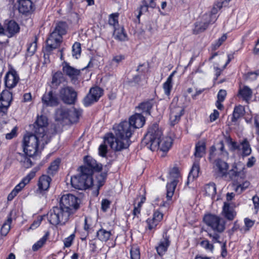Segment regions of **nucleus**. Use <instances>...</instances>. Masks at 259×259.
Listing matches in <instances>:
<instances>
[{
	"instance_id": "nucleus-1",
	"label": "nucleus",
	"mask_w": 259,
	"mask_h": 259,
	"mask_svg": "<svg viewBox=\"0 0 259 259\" xmlns=\"http://www.w3.org/2000/svg\"><path fill=\"white\" fill-rule=\"evenodd\" d=\"M132 135V131H116L115 135L112 133H107L103 138L104 143L99 147V155L106 157L107 153L106 144L115 152L127 148L131 144L130 138Z\"/></svg>"
},
{
	"instance_id": "nucleus-2",
	"label": "nucleus",
	"mask_w": 259,
	"mask_h": 259,
	"mask_svg": "<svg viewBox=\"0 0 259 259\" xmlns=\"http://www.w3.org/2000/svg\"><path fill=\"white\" fill-rule=\"evenodd\" d=\"M49 131H34L33 134L27 133L23 138V152L31 157L41 151L51 140L52 135Z\"/></svg>"
},
{
	"instance_id": "nucleus-3",
	"label": "nucleus",
	"mask_w": 259,
	"mask_h": 259,
	"mask_svg": "<svg viewBox=\"0 0 259 259\" xmlns=\"http://www.w3.org/2000/svg\"><path fill=\"white\" fill-rule=\"evenodd\" d=\"M172 141L170 134L168 136L163 137L162 131H148L142 142L152 151L160 149L162 151L167 152L171 147Z\"/></svg>"
},
{
	"instance_id": "nucleus-4",
	"label": "nucleus",
	"mask_w": 259,
	"mask_h": 259,
	"mask_svg": "<svg viewBox=\"0 0 259 259\" xmlns=\"http://www.w3.org/2000/svg\"><path fill=\"white\" fill-rule=\"evenodd\" d=\"M205 224L213 231V232H208V235L213 243L219 242L220 235L219 233L223 232L225 229L226 222L224 219L216 215L208 214L203 218Z\"/></svg>"
},
{
	"instance_id": "nucleus-5",
	"label": "nucleus",
	"mask_w": 259,
	"mask_h": 259,
	"mask_svg": "<svg viewBox=\"0 0 259 259\" xmlns=\"http://www.w3.org/2000/svg\"><path fill=\"white\" fill-rule=\"evenodd\" d=\"M71 214L61 206H55L49 211L47 218L49 223L53 225L63 226L68 221Z\"/></svg>"
},
{
	"instance_id": "nucleus-6",
	"label": "nucleus",
	"mask_w": 259,
	"mask_h": 259,
	"mask_svg": "<svg viewBox=\"0 0 259 259\" xmlns=\"http://www.w3.org/2000/svg\"><path fill=\"white\" fill-rule=\"evenodd\" d=\"M145 123V118L140 113H136L132 116L129 121H123L118 124L113 125L112 130H130L131 128H140L143 127Z\"/></svg>"
},
{
	"instance_id": "nucleus-7",
	"label": "nucleus",
	"mask_w": 259,
	"mask_h": 259,
	"mask_svg": "<svg viewBox=\"0 0 259 259\" xmlns=\"http://www.w3.org/2000/svg\"><path fill=\"white\" fill-rule=\"evenodd\" d=\"M78 175L71 177L70 182L72 187L76 189L85 190L93 185V178L85 172H82L78 168Z\"/></svg>"
},
{
	"instance_id": "nucleus-8",
	"label": "nucleus",
	"mask_w": 259,
	"mask_h": 259,
	"mask_svg": "<svg viewBox=\"0 0 259 259\" xmlns=\"http://www.w3.org/2000/svg\"><path fill=\"white\" fill-rule=\"evenodd\" d=\"M80 200L71 194L63 195L60 200V206L72 214L79 208Z\"/></svg>"
},
{
	"instance_id": "nucleus-9",
	"label": "nucleus",
	"mask_w": 259,
	"mask_h": 259,
	"mask_svg": "<svg viewBox=\"0 0 259 259\" xmlns=\"http://www.w3.org/2000/svg\"><path fill=\"white\" fill-rule=\"evenodd\" d=\"M180 177V172L178 167H174L170 169L168 177L169 182L167 183L166 185V197L168 200L172 197Z\"/></svg>"
},
{
	"instance_id": "nucleus-10",
	"label": "nucleus",
	"mask_w": 259,
	"mask_h": 259,
	"mask_svg": "<svg viewBox=\"0 0 259 259\" xmlns=\"http://www.w3.org/2000/svg\"><path fill=\"white\" fill-rule=\"evenodd\" d=\"M84 165L79 167L82 172H85L90 177L92 178L94 171H99L102 169V165L97 163V161L92 157L87 156L84 158Z\"/></svg>"
},
{
	"instance_id": "nucleus-11",
	"label": "nucleus",
	"mask_w": 259,
	"mask_h": 259,
	"mask_svg": "<svg viewBox=\"0 0 259 259\" xmlns=\"http://www.w3.org/2000/svg\"><path fill=\"white\" fill-rule=\"evenodd\" d=\"M62 36L56 32H52L50 33L49 37L46 40L47 45L45 49V53L44 54L45 58L46 56H48L53 50L57 49L60 46L62 42Z\"/></svg>"
},
{
	"instance_id": "nucleus-12",
	"label": "nucleus",
	"mask_w": 259,
	"mask_h": 259,
	"mask_svg": "<svg viewBox=\"0 0 259 259\" xmlns=\"http://www.w3.org/2000/svg\"><path fill=\"white\" fill-rule=\"evenodd\" d=\"M59 96L64 103L74 104L77 99V92L72 87L67 86L60 90Z\"/></svg>"
},
{
	"instance_id": "nucleus-13",
	"label": "nucleus",
	"mask_w": 259,
	"mask_h": 259,
	"mask_svg": "<svg viewBox=\"0 0 259 259\" xmlns=\"http://www.w3.org/2000/svg\"><path fill=\"white\" fill-rule=\"evenodd\" d=\"M36 171L34 169L31 170L18 185L15 186L14 189L8 196L7 199L8 201H12L14 197L17 196L18 193L29 183L31 180L35 177Z\"/></svg>"
},
{
	"instance_id": "nucleus-14",
	"label": "nucleus",
	"mask_w": 259,
	"mask_h": 259,
	"mask_svg": "<svg viewBox=\"0 0 259 259\" xmlns=\"http://www.w3.org/2000/svg\"><path fill=\"white\" fill-rule=\"evenodd\" d=\"M103 94V90L101 88L98 87L92 88L83 99L84 105L87 107L97 102Z\"/></svg>"
},
{
	"instance_id": "nucleus-15",
	"label": "nucleus",
	"mask_w": 259,
	"mask_h": 259,
	"mask_svg": "<svg viewBox=\"0 0 259 259\" xmlns=\"http://www.w3.org/2000/svg\"><path fill=\"white\" fill-rule=\"evenodd\" d=\"M229 164L220 158L217 159L213 162V169L218 177L226 176L228 170Z\"/></svg>"
},
{
	"instance_id": "nucleus-16",
	"label": "nucleus",
	"mask_w": 259,
	"mask_h": 259,
	"mask_svg": "<svg viewBox=\"0 0 259 259\" xmlns=\"http://www.w3.org/2000/svg\"><path fill=\"white\" fill-rule=\"evenodd\" d=\"M62 70L63 72L70 77L72 82L75 83L77 76L80 74V70L70 66L67 62H64Z\"/></svg>"
},
{
	"instance_id": "nucleus-17",
	"label": "nucleus",
	"mask_w": 259,
	"mask_h": 259,
	"mask_svg": "<svg viewBox=\"0 0 259 259\" xmlns=\"http://www.w3.org/2000/svg\"><path fill=\"white\" fill-rule=\"evenodd\" d=\"M19 80V77L14 70L8 72L5 77L6 87L7 88L11 89L16 86Z\"/></svg>"
},
{
	"instance_id": "nucleus-18",
	"label": "nucleus",
	"mask_w": 259,
	"mask_h": 259,
	"mask_svg": "<svg viewBox=\"0 0 259 259\" xmlns=\"http://www.w3.org/2000/svg\"><path fill=\"white\" fill-rule=\"evenodd\" d=\"M170 119L171 123L175 124L180 119L181 116L184 114V109L182 107L176 106L172 103L170 105Z\"/></svg>"
},
{
	"instance_id": "nucleus-19",
	"label": "nucleus",
	"mask_w": 259,
	"mask_h": 259,
	"mask_svg": "<svg viewBox=\"0 0 259 259\" xmlns=\"http://www.w3.org/2000/svg\"><path fill=\"white\" fill-rule=\"evenodd\" d=\"M41 100L44 104L49 106H56L59 104L58 98L52 91L45 94Z\"/></svg>"
},
{
	"instance_id": "nucleus-20",
	"label": "nucleus",
	"mask_w": 259,
	"mask_h": 259,
	"mask_svg": "<svg viewBox=\"0 0 259 259\" xmlns=\"http://www.w3.org/2000/svg\"><path fill=\"white\" fill-rule=\"evenodd\" d=\"M169 238L166 233H164L163 238L160 240L158 246L156 247L157 252L159 255L162 256L167 251V248L170 245Z\"/></svg>"
},
{
	"instance_id": "nucleus-21",
	"label": "nucleus",
	"mask_w": 259,
	"mask_h": 259,
	"mask_svg": "<svg viewBox=\"0 0 259 259\" xmlns=\"http://www.w3.org/2000/svg\"><path fill=\"white\" fill-rule=\"evenodd\" d=\"M6 32L8 33L9 37H12L19 31L20 27L18 24L14 20H6Z\"/></svg>"
},
{
	"instance_id": "nucleus-22",
	"label": "nucleus",
	"mask_w": 259,
	"mask_h": 259,
	"mask_svg": "<svg viewBox=\"0 0 259 259\" xmlns=\"http://www.w3.org/2000/svg\"><path fill=\"white\" fill-rule=\"evenodd\" d=\"M52 179L47 175H42L39 177L37 183L38 190L40 193L48 191L50 188Z\"/></svg>"
},
{
	"instance_id": "nucleus-23",
	"label": "nucleus",
	"mask_w": 259,
	"mask_h": 259,
	"mask_svg": "<svg viewBox=\"0 0 259 259\" xmlns=\"http://www.w3.org/2000/svg\"><path fill=\"white\" fill-rule=\"evenodd\" d=\"M243 169V167L242 169H239L237 166L234 164L232 166V168L230 170L229 172L227 171V174H228L230 178L232 180L238 181L239 179H244L245 177V174Z\"/></svg>"
},
{
	"instance_id": "nucleus-24",
	"label": "nucleus",
	"mask_w": 259,
	"mask_h": 259,
	"mask_svg": "<svg viewBox=\"0 0 259 259\" xmlns=\"http://www.w3.org/2000/svg\"><path fill=\"white\" fill-rule=\"evenodd\" d=\"M82 110L80 109H77L71 107L69 110L68 120L71 123L77 122L82 114Z\"/></svg>"
},
{
	"instance_id": "nucleus-25",
	"label": "nucleus",
	"mask_w": 259,
	"mask_h": 259,
	"mask_svg": "<svg viewBox=\"0 0 259 259\" xmlns=\"http://www.w3.org/2000/svg\"><path fill=\"white\" fill-rule=\"evenodd\" d=\"M49 125L48 118L45 115L37 116V119L32 124L34 130L47 128Z\"/></svg>"
},
{
	"instance_id": "nucleus-26",
	"label": "nucleus",
	"mask_w": 259,
	"mask_h": 259,
	"mask_svg": "<svg viewBox=\"0 0 259 259\" xmlns=\"http://www.w3.org/2000/svg\"><path fill=\"white\" fill-rule=\"evenodd\" d=\"M18 3V10L22 14H27L32 9V3L30 0H19Z\"/></svg>"
},
{
	"instance_id": "nucleus-27",
	"label": "nucleus",
	"mask_w": 259,
	"mask_h": 259,
	"mask_svg": "<svg viewBox=\"0 0 259 259\" xmlns=\"http://www.w3.org/2000/svg\"><path fill=\"white\" fill-rule=\"evenodd\" d=\"M223 214V215L229 221L233 220L236 215L234 208L230 206V204L226 202H225L224 203Z\"/></svg>"
},
{
	"instance_id": "nucleus-28",
	"label": "nucleus",
	"mask_w": 259,
	"mask_h": 259,
	"mask_svg": "<svg viewBox=\"0 0 259 259\" xmlns=\"http://www.w3.org/2000/svg\"><path fill=\"white\" fill-rule=\"evenodd\" d=\"M252 92L250 88L247 86H243L240 88L238 92V96L241 97L242 99L246 102L250 100L252 97Z\"/></svg>"
},
{
	"instance_id": "nucleus-29",
	"label": "nucleus",
	"mask_w": 259,
	"mask_h": 259,
	"mask_svg": "<svg viewBox=\"0 0 259 259\" xmlns=\"http://www.w3.org/2000/svg\"><path fill=\"white\" fill-rule=\"evenodd\" d=\"M113 36L115 39L119 41H124L128 39L127 34L123 27H115Z\"/></svg>"
},
{
	"instance_id": "nucleus-30",
	"label": "nucleus",
	"mask_w": 259,
	"mask_h": 259,
	"mask_svg": "<svg viewBox=\"0 0 259 259\" xmlns=\"http://www.w3.org/2000/svg\"><path fill=\"white\" fill-rule=\"evenodd\" d=\"M69 109L64 107H60L56 110L55 119L60 121L65 119H68Z\"/></svg>"
},
{
	"instance_id": "nucleus-31",
	"label": "nucleus",
	"mask_w": 259,
	"mask_h": 259,
	"mask_svg": "<svg viewBox=\"0 0 259 259\" xmlns=\"http://www.w3.org/2000/svg\"><path fill=\"white\" fill-rule=\"evenodd\" d=\"M199 170V162L195 161L193 164L192 167L188 177L187 183L190 181H193L195 178L198 177Z\"/></svg>"
},
{
	"instance_id": "nucleus-32",
	"label": "nucleus",
	"mask_w": 259,
	"mask_h": 259,
	"mask_svg": "<svg viewBox=\"0 0 259 259\" xmlns=\"http://www.w3.org/2000/svg\"><path fill=\"white\" fill-rule=\"evenodd\" d=\"M153 104V99H150L141 103L138 106V108L142 110L143 112L145 113L146 114L150 115V110L152 109Z\"/></svg>"
},
{
	"instance_id": "nucleus-33",
	"label": "nucleus",
	"mask_w": 259,
	"mask_h": 259,
	"mask_svg": "<svg viewBox=\"0 0 259 259\" xmlns=\"http://www.w3.org/2000/svg\"><path fill=\"white\" fill-rule=\"evenodd\" d=\"M245 113V110L243 106L239 105L236 106L233 111L231 120L232 122H236L240 118L242 117Z\"/></svg>"
},
{
	"instance_id": "nucleus-34",
	"label": "nucleus",
	"mask_w": 259,
	"mask_h": 259,
	"mask_svg": "<svg viewBox=\"0 0 259 259\" xmlns=\"http://www.w3.org/2000/svg\"><path fill=\"white\" fill-rule=\"evenodd\" d=\"M176 71H173L170 75L167 78L166 81L163 83V89L164 91V93L165 95H166L167 96H168L171 92L172 87V78L175 74Z\"/></svg>"
},
{
	"instance_id": "nucleus-35",
	"label": "nucleus",
	"mask_w": 259,
	"mask_h": 259,
	"mask_svg": "<svg viewBox=\"0 0 259 259\" xmlns=\"http://www.w3.org/2000/svg\"><path fill=\"white\" fill-rule=\"evenodd\" d=\"M205 143L202 141H199L195 145V152L194 155L196 157L200 158L203 156L205 151Z\"/></svg>"
},
{
	"instance_id": "nucleus-36",
	"label": "nucleus",
	"mask_w": 259,
	"mask_h": 259,
	"mask_svg": "<svg viewBox=\"0 0 259 259\" xmlns=\"http://www.w3.org/2000/svg\"><path fill=\"white\" fill-rule=\"evenodd\" d=\"M204 189L206 195L210 197L212 199L214 198L216 194V186L215 184L212 183L206 185Z\"/></svg>"
},
{
	"instance_id": "nucleus-37",
	"label": "nucleus",
	"mask_w": 259,
	"mask_h": 259,
	"mask_svg": "<svg viewBox=\"0 0 259 259\" xmlns=\"http://www.w3.org/2000/svg\"><path fill=\"white\" fill-rule=\"evenodd\" d=\"M65 80L63 73L61 71H58L53 75L52 83L53 85L58 87Z\"/></svg>"
},
{
	"instance_id": "nucleus-38",
	"label": "nucleus",
	"mask_w": 259,
	"mask_h": 259,
	"mask_svg": "<svg viewBox=\"0 0 259 259\" xmlns=\"http://www.w3.org/2000/svg\"><path fill=\"white\" fill-rule=\"evenodd\" d=\"M67 29V24L65 22L60 21L58 22L53 32H56L61 36L66 34Z\"/></svg>"
},
{
	"instance_id": "nucleus-39",
	"label": "nucleus",
	"mask_w": 259,
	"mask_h": 259,
	"mask_svg": "<svg viewBox=\"0 0 259 259\" xmlns=\"http://www.w3.org/2000/svg\"><path fill=\"white\" fill-rule=\"evenodd\" d=\"M111 235L110 231H107L103 229H100L97 232V237L100 240L103 242H106L108 240Z\"/></svg>"
},
{
	"instance_id": "nucleus-40",
	"label": "nucleus",
	"mask_w": 259,
	"mask_h": 259,
	"mask_svg": "<svg viewBox=\"0 0 259 259\" xmlns=\"http://www.w3.org/2000/svg\"><path fill=\"white\" fill-rule=\"evenodd\" d=\"M210 22H197L195 24V28L193 30L195 34H198L204 31L207 28Z\"/></svg>"
},
{
	"instance_id": "nucleus-41",
	"label": "nucleus",
	"mask_w": 259,
	"mask_h": 259,
	"mask_svg": "<svg viewBox=\"0 0 259 259\" xmlns=\"http://www.w3.org/2000/svg\"><path fill=\"white\" fill-rule=\"evenodd\" d=\"M0 99L5 102L6 106H10L12 100V94L8 90H4L1 93Z\"/></svg>"
},
{
	"instance_id": "nucleus-42",
	"label": "nucleus",
	"mask_w": 259,
	"mask_h": 259,
	"mask_svg": "<svg viewBox=\"0 0 259 259\" xmlns=\"http://www.w3.org/2000/svg\"><path fill=\"white\" fill-rule=\"evenodd\" d=\"M241 149L242 151V155L247 156L250 154L251 149L248 142L246 139H244L241 143Z\"/></svg>"
},
{
	"instance_id": "nucleus-43",
	"label": "nucleus",
	"mask_w": 259,
	"mask_h": 259,
	"mask_svg": "<svg viewBox=\"0 0 259 259\" xmlns=\"http://www.w3.org/2000/svg\"><path fill=\"white\" fill-rule=\"evenodd\" d=\"M12 223V218L11 215L9 216L7 221L3 225L1 229V233L3 236H6L10 230V225Z\"/></svg>"
},
{
	"instance_id": "nucleus-44",
	"label": "nucleus",
	"mask_w": 259,
	"mask_h": 259,
	"mask_svg": "<svg viewBox=\"0 0 259 259\" xmlns=\"http://www.w3.org/2000/svg\"><path fill=\"white\" fill-rule=\"evenodd\" d=\"M60 163L59 160H56L51 163L50 166L48 169V174L53 176L54 174L58 170Z\"/></svg>"
},
{
	"instance_id": "nucleus-45",
	"label": "nucleus",
	"mask_w": 259,
	"mask_h": 259,
	"mask_svg": "<svg viewBox=\"0 0 259 259\" xmlns=\"http://www.w3.org/2000/svg\"><path fill=\"white\" fill-rule=\"evenodd\" d=\"M48 235L49 233H47L44 236L32 246V250L33 251H37L44 245L47 240Z\"/></svg>"
},
{
	"instance_id": "nucleus-46",
	"label": "nucleus",
	"mask_w": 259,
	"mask_h": 259,
	"mask_svg": "<svg viewBox=\"0 0 259 259\" xmlns=\"http://www.w3.org/2000/svg\"><path fill=\"white\" fill-rule=\"evenodd\" d=\"M244 224L245 226L240 228V231L244 233L250 230V229L253 226L254 221L248 218H245L244 219Z\"/></svg>"
},
{
	"instance_id": "nucleus-47",
	"label": "nucleus",
	"mask_w": 259,
	"mask_h": 259,
	"mask_svg": "<svg viewBox=\"0 0 259 259\" xmlns=\"http://www.w3.org/2000/svg\"><path fill=\"white\" fill-rule=\"evenodd\" d=\"M142 82L143 79L141 76L139 75H136L133 77L132 79L128 81V83L131 85L136 84L142 86L143 85Z\"/></svg>"
},
{
	"instance_id": "nucleus-48",
	"label": "nucleus",
	"mask_w": 259,
	"mask_h": 259,
	"mask_svg": "<svg viewBox=\"0 0 259 259\" xmlns=\"http://www.w3.org/2000/svg\"><path fill=\"white\" fill-rule=\"evenodd\" d=\"M131 259H140V253L139 248L136 246H133L131 249Z\"/></svg>"
},
{
	"instance_id": "nucleus-49",
	"label": "nucleus",
	"mask_w": 259,
	"mask_h": 259,
	"mask_svg": "<svg viewBox=\"0 0 259 259\" xmlns=\"http://www.w3.org/2000/svg\"><path fill=\"white\" fill-rule=\"evenodd\" d=\"M106 177V172H102L97 176V187L99 189L104 185Z\"/></svg>"
},
{
	"instance_id": "nucleus-50",
	"label": "nucleus",
	"mask_w": 259,
	"mask_h": 259,
	"mask_svg": "<svg viewBox=\"0 0 259 259\" xmlns=\"http://www.w3.org/2000/svg\"><path fill=\"white\" fill-rule=\"evenodd\" d=\"M250 185V183L248 181H245L241 184H239L236 186L235 188V191L238 194H241L243 191L247 189Z\"/></svg>"
},
{
	"instance_id": "nucleus-51",
	"label": "nucleus",
	"mask_w": 259,
	"mask_h": 259,
	"mask_svg": "<svg viewBox=\"0 0 259 259\" xmlns=\"http://www.w3.org/2000/svg\"><path fill=\"white\" fill-rule=\"evenodd\" d=\"M37 38L36 37H35V38H34V40L31 42L28 48H27V53L30 55H33L34 52H35L36 50V48H37V44H36V42H37Z\"/></svg>"
},
{
	"instance_id": "nucleus-52",
	"label": "nucleus",
	"mask_w": 259,
	"mask_h": 259,
	"mask_svg": "<svg viewBox=\"0 0 259 259\" xmlns=\"http://www.w3.org/2000/svg\"><path fill=\"white\" fill-rule=\"evenodd\" d=\"M142 5L141 6L139 10V14L137 15V18L139 19L140 16L143 13L147 12L149 6L146 0H143L142 2Z\"/></svg>"
},
{
	"instance_id": "nucleus-53",
	"label": "nucleus",
	"mask_w": 259,
	"mask_h": 259,
	"mask_svg": "<svg viewBox=\"0 0 259 259\" xmlns=\"http://www.w3.org/2000/svg\"><path fill=\"white\" fill-rule=\"evenodd\" d=\"M73 56H75L76 58H78L77 56H79L81 52L80 44L79 42H75L72 46Z\"/></svg>"
},
{
	"instance_id": "nucleus-54",
	"label": "nucleus",
	"mask_w": 259,
	"mask_h": 259,
	"mask_svg": "<svg viewBox=\"0 0 259 259\" xmlns=\"http://www.w3.org/2000/svg\"><path fill=\"white\" fill-rule=\"evenodd\" d=\"M118 14L117 13L112 14L110 15L109 19V24L114 26V28L116 27V25L118 23L117 17Z\"/></svg>"
},
{
	"instance_id": "nucleus-55",
	"label": "nucleus",
	"mask_w": 259,
	"mask_h": 259,
	"mask_svg": "<svg viewBox=\"0 0 259 259\" xmlns=\"http://www.w3.org/2000/svg\"><path fill=\"white\" fill-rule=\"evenodd\" d=\"M201 246L206 250L212 251L213 249V245L210 243L207 240H204L200 242Z\"/></svg>"
},
{
	"instance_id": "nucleus-56",
	"label": "nucleus",
	"mask_w": 259,
	"mask_h": 259,
	"mask_svg": "<svg viewBox=\"0 0 259 259\" xmlns=\"http://www.w3.org/2000/svg\"><path fill=\"white\" fill-rule=\"evenodd\" d=\"M146 223L147 225V227L149 230H152L153 229H155L158 224V223L156 222V221L152 219H148L146 221Z\"/></svg>"
},
{
	"instance_id": "nucleus-57",
	"label": "nucleus",
	"mask_w": 259,
	"mask_h": 259,
	"mask_svg": "<svg viewBox=\"0 0 259 259\" xmlns=\"http://www.w3.org/2000/svg\"><path fill=\"white\" fill-rule=\"evenodd\" d=\"M74 238V233L71 234L69 237L66 238L64 241V246L66 247H69L72 245Z\"/></svg>"
},
{
	"instance_id": "nucleus-58",
	"label": "nucleus",
	"mask_w": 259,
	"mask_h": 259,
	"mask_svg": "<svg viewBox=\"0 0 259 259\" xmlns=\"http://www.w3.org/2000/svg\"><path fill=\"white\" fill-rule=\"evenodd\" d=\"M28 156L26 155L25 153H21L19 152H17L15 155L16 158L17 160L19 161L20 163H21L22 165L23 166L24 162L26 160V158Z\"/></svg>"
},
{
	"instance_id": "nucleus-59",
	"label": "nucleus",
	"mask_w": 259,
	"mask_h": 259,
	"mask_svg": "<svg viewBox=\"0 0 259 259\" xmlns=\"http://www.w3.org/2000/svg\"><path fill=\"white\" fill-rule=\"evenodd\" d=\"M163 217V214L162 212L156 210L154 212L152 219L154 220L156 222L159 223L162 220Z\"/></svg>"
},
{
	"instance_id": "nucleus-60",
	"label": "nucleus",
	"mask_w": 259,
	"mask_h": 259,
	"mask_svg": "<svg viewBox=\"0 0 259 259\" xmlns=\"http://www.w3.org/2000/svg\"><path fill=\"white\" fill-rule=\"evenodd\" d=\"M9 106H6L5 104V102H3V101L0 99V116H3L7 112Z\"/></svg>"
},
{
	"instance_id": "nucleus-61",
	"label": "nucleus",
	"mask_w": 259,
	"mask_h": 259,
	"mask_svg": "<svg viewBox=\"0 0 259 259\" xmlns=\"http://www.w3.org/2000/svg\"><path fill=\"white\" fill-rule=\"evenodd\" d=\"M227 38L226 34H224L221 38H220L217 42L213 45L214 49H218L224 42Z\"/></svg>"
},
{
	"instance_id": "nucleus-62",
	"label": "nucleus",
	"mask_w": 259,
	"mask_h": 259,
	"mask_svg": "<svg viewBox=\"0 0 259 259\" xmlns=\"http://www.w3.org/2000/svg\"><path fill=\"white\" fill-rule=\"evenodd\" d=\"M227 93L224 90H221L218 94V100L221 101H223L226 96Z\"/></svg>"
},
{
	"instance_id": "nucleus-63",
	"label": "nucleus",
	"mask_w": 259,
	"mask_h": 259,
	"mask_svg": "<svg viewBox=\"0 0 259 259\" xmlns=\"http://www.w3.org/2000/svg\"><path fill=\"white\" fill-rule=\"evenodd\" d=\"M259 75V71H256L255 72H248L247 74V77L248 79L254 80L255 79L257 76Z\"/></svg>"
},
{
	"instance_id": "nucleus-64",
	"label": "nucleus",
	"mask_w": 259,
	"mask_h": 259,
	"mask_svg": "<svg viewBox=\"0 0 259 259\" xmlns=\"http://www.w3.org/2000/svg\"><path fill=\"white\" fill-rule=\"evenodd\" d=\"M252 201L256 212H257L259 208V197L257 196H253L252 197Z\"/></svg>"
}]
</instances>
